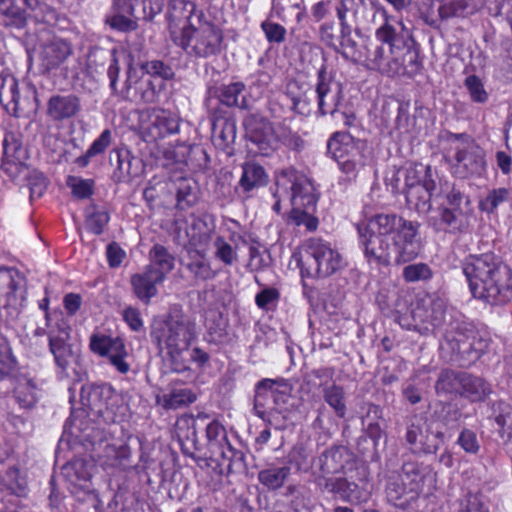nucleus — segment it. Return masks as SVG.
Segmentation results:
<instances>
[{
    "label": "nucleus",
    "instance_id": "obj_1",
    "mask_svg": "<svg viewBox=\"0 0 512 512\" xmlns=\"http://www.w3.org/2000/svg\"><path fill=\"white\" fill-rule=\"evenodd\" d=\"M421 224L400 214L377 213L357 223L358 245L370 266L403 265L421 253Z\"/></svg>",
    "mask_w": 512,
    "mask_h": 512
},
{
    "label": "nucleus",
    "instance_id": "obj_2",
    "mask_svg": "<svg viewBox=\"0 0 512 512\" xmlns=\"http://www.w3.org/2000/svg\"><path fill=\"white\" fill-rule=\"evenodd\" d=\"M435 178H428L424 183L404 189L406 202L418 213L432 212L427 225L437 233L453 236L470 231L474 209L470 195L456 183L440 184L436 193Z\"/></svg>",
    "mask_w": 512,
    "mask_h": 512
},
{
    "label": "nucleus",
    "instance_id": "obj_3",
    "mask_svg": "<svg viewBox=\"0 0 512 512\" xmlns=\"http://www.w3.org/2000/svg\"><path fill=\"white\" fill-rule=\"evenodd\" d=\"M462 272L475 299L492 306L512 299V269L493 252L469 254L461 261Z\"/></svg>",
    "mask_w": 512,
    "mask_h": 512
},
{
    "label": "nucleus",
    "instance_id": "obj_4",
    "mask_svg": "<svg viewBox=\"0 0 512 512\" xmlns=\"http://www.w3.org/2000/svg\"><path fill=\"white\" fill-rule=\"evenodd\" d=\"M276 187L274 197H280L283 192L290 191V220L297 226H305L309 231L316 230L319 221L315 217V212L319 197L312 181L289 167L276 175Z\"/></svg>",
    "mask_w": 512,
    "mask_h": 512
},
{
    "label": "nucleus",
    "instance_id": "obj_5",
    "mask_svg": "<svg viewBox=\"0 0 512 512\" xmlns=\"http://www.w3.org/2000/svg\"><path fill=\"white\" fill-rule=\"evenodd\" d=\"M297 264L302 277L324 279L344 270L347 261L335 244L312 237L305 241Z\"/></svg>",
    "mask_w": 512,
    "mask_h": 512
},
{
    "label": "nucleus",
    "instance_id": "obj_6",
    "mask_svg": "<svg viewBox=\"0 0 512 512\" xmlns=\"http://www.w3.org/2000/svg\"><path fill=\"white\" fill-rule=\"evenodd\" d=\"M224 35L222 29L199 12L190 25H184L174 44L195 58H208L221 52Z\"/></svg>",
    "mask_w": 512,
    "mask_h": 512
},
{
    "label": "nucleus",
    "instance_id": "obj_7",
    "mask_svg": "<svg viewBox=\"0 0 512 512\" xmlns=\"http://www.w3.org/2000/svg\"><path fill=\"white\" fill-rule=\"evenodd\" d=\"M411 317L420 324L421 333L434 329L453 333L460 330L464 316L455 308H449L439 296L427 294L417 300Z\"/></svg>",
    "mask_w": 512,
    "mask_h": 512
},
{
    "label": "nucleus",
    "instance_id": "obj_8",
    "mask_svg": "<svg viewBox=\"0 0 512 512\" xmlns=\"http://www.w3.org/2000/svg\"><path fill=\"white\" fill-rule=\"evenodd\" d=\"M322 491L338 496L352 505L366 503L372 494L369 468L360 463L352 468L348 467L343 475L326 479L325 489Z\"/></svg>",
    "mask_w": 512,
    "mask_h": 512
},
{
    "label": "nucleus",
    "instance_id": "obj_9",
    "mask_svg": "<svg viewBox=\"0 0 512 512\" xmlns=\"http://www.w3.org/2000/svg\"><path fill=\"white\" fill-rule=\"evenodd\" d=\"M135 2L141 3V12L136 11L131 0H113L105 15V24L118 32H132L138 28V20L152 21L164 7L163 0H135Z\"/></svg>",
    "mask_w": 512,
    "mask_h": 512
},
{
    "label": "nucleus",
    "instance_id": "obj_10",
    "mask_svg": "<svg viewBox=\"0 0 512 512\" xmlns=\"http://www.w3.org/2000/svg\"><path fill=\"white\" fill-rule=\"evenodd\" d=\"M151 337L160 351L185 352L195 339L194 325L183 317L170 316L166 321L152 326Z\"/></svg>",
    "mask_w": 512,
    "mask_h": 512
},
{
    "label": "nucleus",
    "instance_id": "obj_11",
    "mask_svg": "<svg viewBox=\"0 0 512 512\" xmlns=\"http://www.w3.org/2000/svg\"><path fill=\"white\" fill-rule=\"evenodd\" d=\"M365 61L367 68L378 71L388 77L397 75L413 77L422 68V62L419 57H414L410 64L407 62V54L392 51V49L384 46L368 48Z\"/></svg>",
    "mask_w": 512,
    "mask_h": 512
},
{
    "label": "nucleus",
    "instance_id": "obj_12",
    "mask_svg": "<svg viewBox=\"0 0 512 512\" xmlns=\"http://www.w3.org/2000/svg\"><path fill=\"white\" fill-rule=\"evenodd\" d=\"M0 104L12 117L20 118L38 108L37 90L28 87L22 95L16 77L7 70L0 71Z\"/></svg>",
    "mask_w": 512,
    "mask_h": 512
},
{
    "label": "nucleus",
    "instance_id": "obj_13",
    "mask_svg": "<svg viewBox=\"0 0 512 512\" xmlns=\"http://www.w3.org/2000/svg\"><path fill=\"white\" fill-rule=\"evenodd\" d=\"M117 395L108 384H84L80 388V403L88 417H96L104 423L117 421L115 406Z\"/></svg>",
    "mask_w": 512,
    "mask_h": 512
},
{
    "label": "nucleus",
    "instance_id": "obj_14",
    "mask_svg": "<svg viewBox=\"0 0 512 512\" xmlns=\"http://www.w3.org/2000/svg\"><path fill=\"white\" fill-rule=\"evenodd\" d=\"M383 23L375 31V46H384L395 52L407 54V62L412 63L414 57H419V51L409 29L396 17L383 10Z\"/></svg>",
    "mask_w": 512,
    "mask_h": 512
},
{
    "label": "nucleus",
    "instance_id": "obj_15",
    "mask_svg": "<svg viewBox=\"0 0 512 512\" xmlns=\"http://www.w3.org/2000/svg\"><path fill=\"white\" fill-rule=\"evenodd\" d=\"M404 438L412 454L433 455L444 443L445 432L434 422L414 416L406 426Z\"/></svg>",
    "mask_w": 512,
    "mask_h": 512
},
{
    "label": "nucleus",
    "instance_id": "obj_16",
    "mask_svg": "<svg viewBox=\"0 0 512 512\" xmlns=\"http://www.w3.org/2000/svg\"><path fill=\"white\" fill-rule=\"evenodd\" d=\"M358 464L353 459L352 454L344 446H332L325 449L315 462L313 470L314 482L321 489H325L326 479H333L336 476L343 475L345 470Z\"/></svg>",
    "mask_w": 512,
    "mask_h": 512
},
{
    "label": "nucleus",
    "instance_id": "obj_17",
    "mask_svg": "<svg viewBox=\"0 0 512 512\" xmlns=\"http://www.w3.org/2000/svg\"><path fill=\"white\" fill-rule=\"evenodd\" d=\"M376 0H335L334 10L342 27L343 36L349 38V33H361V27L369 23L375 15L374 6Z\"/></svg>",
    "mask_w": 512,
    "mask_h": 512
},
{
    "label": "nucleus",
    "instance_id": "obj_18",
    "mask_svg": "<svg viewBox=\"0 0 512 512\" xmlns=\"http://www.w3.org/2000/svg\"><path fill=\"white\" fill-rule=\"evenodd\" d=\"M274 385L273 380L263 379L255 387L254 411L265 421H271L275 415L288 411L290 395L274 388Z\"/></svg>",
    "mask_w": 512,
    "mask_h": 512
},
{
    "label": "nucleus",
    "instance_id": "obj_19",
    "mask_svg": "<svg viewBox=\"0 0 512 512\" xmlns=\"http://www.w3.org/2000/svg\"><path fill=\"white\" fill-rule=\"evenodd\" d=\"M317 96V114L320 116H336L338 110L343 108V89L341 83L334 80L327 67L322 65L317 72V82L315 85Z\"/></svg>",
    "mask_w": 512,
    "mask_h": 512
},
{
    "label": "nucleus",
    "instance_id": "obj_20",
    "mask_svg": "<svg viewBox=\"0 0 512 512\" xmlns=\"http://www.w3.org/2000/svg\"><path fill=\"white\" fill-rule=\"evenodd\" d=\"M453 138H467L465 134H453ZM454 173L460 178L481 175L485 171L486 161L484 150L474 141L466 139L455 147Z\"/></svg>",
    "mask_w": 512,
    "mask_h": 512
},
{
    "label": "nucleus",
    "instance_id": "obj_21",
    "mask_svg": "<svg viewBox=\"0 0 512 512\" xmlns=\"http://www.w3.org/2000/svg\"><path fill=\"white\" fill-rule=\"evenodd\" d=\"M401 476L409 486L410 493L417 498L421 494L432 495L437 490V472L428 464L417 461L403 463Z\"/></svg>",
    "mask_w": 512,
    "mask_h": 512
},
{
    "label": "nucleus",
    "instance_id": "obj_22",
    "mask_svg": "<svg viewBox=\"0 0 512 512\" xmlns=\"http://www.w3.org/2000/svg\"><path fill=\"white\" fill-rule=\"evenodd\" d=\"M274 126L275 123L260 113H249L243 119L247 139L257 146L263 156L275 151Z\"/></svg>",
    "mask_w": 512,
    "mask_h": 512
},
{
    "label": "nucleus",
    "instance_id": "obj_23",
    "mask_svg": "<svg viewBox=\"0 0 512 512\" xmlns=\"http://www.w3.org/2000/svg\"><path fill=\"white\" fill-rule=\"evenodd\" d=\"M209 99H216L227 108L251 110L255 99L247 91L246 85L241 81L209 86L207 89Z\"/></svg>",
    "mask_w": 512,
    "mask_h": 512
},
{
    "label": "nucleus",
    "instance_id": "obj_24",
    "mask_svg": "<svg viewBox=\"0 0 512 512\" xmlns=\"http://www.w3.org/2000/svg\"><path fill=\"white\" fill-rule=\"evenodd\" d=\"M27 159L28 154L22 144L21 135L12 131L6 132L1 170L11 179H16L26 170Z\"/></svg>",
    "mask_w": 512,
    "mask_h": 512
},
{
    "label": "nucleus",
    "instance_id": "obj_25",
    "mask_svg": "<svg viewBox=\"0 0 512 512\" xmlns=\"http://www.w3.org/2000/svg\"><path fill=\"white\" fill-rule=\"evenodd\" d=\"M366 145L361 140H356L349 133L335 132L327 142V152L335 161L349 160L366 163L364 152Z\"/></svg>",
    "mask_w": 512,
    "mask_h": 512
},
{
    "label": "nucleus",
    "instance_id": "obj_26",
    "mask_svg": "<svg viewBox=\"0 0 512 512\" xmlns=\"http://www.w3.org/2000/svg\"><path fill=\"white\" fill-rule=\"evenodd\" d=\"M151 79H141L131 67L127 71L124 87L118 90V95L131 102L154 103L159 97L161 89Z\"/></svg>",
    "mask_w": 512,
    "mask_h": 512
},
{
    "label": "nucleus",
    "instance_id": "obj_27",
    "mask_svg": "<svg viewBox=\"0 0 512 512\" xmlns=\"http://www.w3.org/2000/svg\"><path fill=\"white\" fill-rule=\"evenodd\" d=\"M199 12H204L197 8L193 0H168L165 13V20L171 40L180 34L184 25H190L197 18Z\"/></svg>",
    "mask_w": 512,
    "mask_h": 512
},
{
    "label": "nucleus",
    "instance_id": "obj_28",
    "mask_svg": "<svg viewBox=\"0 0 512 512\" xmlns=\"http://www.w3.org/2000/svg\"><path fill=\"white\" fill-rule=\"evenodd\" d=\"M241 170L242 173L235 192L242 200H248L268 184L269 176L266 169L255 161L244 162L241 165Z\"/></svg>",
    "mask_w": 512,
    "mask_h": 512
},
{
    "label": "nucleus",
    "instance_id": "obj_29",
    "mask_svg": "<svg viewBox=\"0 0 512 512\" xmlns=\"http://www.w3.org/2000/svg\"><path fill=\"white\" fill-rule=\"evenodd\" d=\"M318 35L320 41L341 54L344 58H353L357 49V42L353 39L352 33L349 38L343 36L342 27L339 26V35L336 34V23L334 20L326 21L319 26Z\"/></svg>",
    "mask_w": 512,
    "mask_h": 512
},
{
    "label": "nucleus",
    "instance_id": "obj_30",
    "mask_svg": "<svg viewBox=\"0 0 512 512\" xmlns=\"http://www.w3.org/2000/svg\"><path fill=\"white\" fill-rule=\"evenodd\" d=\"M71 53L72 47L67 40L53 37L41 48L39 54V67L41 72L43 74H49L51 71L59 68Z\"/></svg>",
    "mask_w": 512,
    "mask_h": 512
},
{
    "label": "nucleus",
    "instance_id": "obj_31",
    "mask_svg": "<svg viewBox=\"0 0 512 512\" xmlns=\"http://www.w3.org/2000/svg\"><path fill=\"white\" fill-rule=\"evenodd\" d=\"M164 281L162 273L156 272L151 267H144L141 272L131 276L130 284L135 296L147 305L158 294V285Z\"/></svg>",
    "mask_w": 512,
    "mask_h": 512
},
{
    "label": "nucleus",
    "instance_id": "obj_32",
    "mask_svg": "<svg viewBox=\"0 0 512 512\" xmlns=\"http://www.w3.org/2000/svg\"><path fill=\"white\" fill-rule=\"evenodd\" d=\"M81 108V100L76 94H55L48 100L47 115L53 121H65L77 116Z\"/></svg>",
    "mask_w": 512,
    "mask_h": 512
},
{
    "label": "nucleus",
    "instance_id": "obj_33",
    "mask_svg": "<svg viewBox=\"0 0 512 512\" xmlns=\"http://www.w3.org/2000/svg\"><path fill=\"white\" fill-rule=\"evenodd\" d=\"M108 65L107 76L109 78V87L112 95H118L117 81L120 72L119 60L117 58L116 49H105L96 47L91 50L88 58V66L104 67Z\"/></svg>",
    "mask_w": 512,
    "mask_h": 512
},
{
    "label": "nucleus",
    "instance_id": "obj_34",
    "mask_svg": "<svg viewBox=\"0 0 512 512\" xmlns=\"http://www.w3.org/2000/svg\"><path fill=\"white\" fill-rule=\"evenodd\" d=\"M385 495L387 501L395 507L406 509L418 498L410 493L401 474L392 472L386 477Z\"/></svg>",
    "mask_w": 512,
    "mask_h": 512
},
{
    "label": "nucleus",
    "instance_id": "obj_35",
    "mask_svg": "<svg viewBox=\"0 0 512 512\" xmlns=\"http://www.w3.org/2000/svg\"><path fill=\"white\" fill-rule=\"evenodd\" d=\"M71 433L78 437L83 445L90 446L93 452L101 450L106 443L104 430L89 420L73 419Z\"/></svg>",
    "mask_w": 512,
    "mask_h": 512
},
{
    "label": "nucleus",
    "instance_id": "obj_36",
    "mask_svg": "<svg viewBox=\"0 0 512 512\" xmlns=\"http://www.w3.org/2000/svg\"><path fill=\"white\" fill-rule=\"evenodd\" d=\"M197 395L191 389L183 387H170L159 391L155 395V402L165 410H176L194 403Z\"/></svg>",
    "mask_w": 512,
    "mask_h": 512
},
{
    "label": "nucleus",
    "instance_id": "obj_37",
    "mask_svg": "<svg viewBox=\"0 0 512 512\" xmlns=\"http://www.w3.org/2000/svg\"><path fill=\"white\" fill-rule=\"evenodd\" d=\"M171 190L175 192L176 208L185 211L193 207L199 199L198 184L192 178L177 177L171 180Z\"/></svg>",
    "mask_w": 512,
    "mask_h": 512
},
{
    "label": "nucleus",
    "instance_id": "obj_38",
    "mask_svg": "<svg viewBox=\"0 0 512 512\" xmlns=\"http://www.w3.org/2000/svg\"><path fill=\"white\" fill-rule=\"evenodd\" d=\"M178 131V118L175 115L162 110L151 116L150 124L147 127L146 133L149 141H156L169 135L176 134Z\"/></svg>",
    "mask_w": 512,
    "mask_h": 512
},
{
    "label": "nucleus",
    "instance_id": "obj_39",
    "mask_svg": "<svg viewBox=\"0 0 512 512\" xmlns=\"http://www.w3.org/2000/svg\"><path fill=\"white\" fill-rule=\"evenodd\" d=\"M102 448L103 451L96 454L101 466L123 470L130 467L131 450L127 444L105 443Z\"/></svg>",
    "mask_w": 512,
    "mask_h": 512
},
{
    "label": "nucleus",
    "instance_id": "obj_40",
    "mask_svg": "<svg viewBox=\"0 0 512 512\" xmlns=\"http://www.w3.org/2000/svg\"><path fill=\"white\" fill-rule=\"evenodd\" d=\"M116 159V171L115 176L118 181H124L130 177H136L140 173L141 161L137 157L133 156L131 151L126 148H117L110 152V161Z\"/></svg>",
    "mask_w": 512,
    "mask_h": 512
},
{
    "label": "nucleus",
    "instance_id": "obj_41",
    "mask_svg": "<svg viewBox=\"0 0 512 512\" xmlns=\"http://www.w3.org/2000/svg\"><path fill=\"white\" fill-rule=\"evenodd\" d=\"M315 457L310 449L302 443L294 445L288 454L283 458L286 466H289V472L294 469L295 473H308L315 469Z\"/></svg>",
    "mask_w": 512,
    "mask_h": 512
},
{
    "label": "nucleus",
    "instance_id": "obj_42",
    "mask_svg": "<svg viewBox=\"0 0 512 512\" xmlns=\"http://www.w3.org/2000/svg\"><path fill=\"white\" fill-rule=\"evenodd\" d=\"M491 393L490 385L481 377L464 372L459 396L470 402L484 401Z\"/></svg>",
    "mask_w": 512,
    "mask_h": 512
},
{
    "label": "nucleus",
    "instance_id": "obj_43",
    "mask_svg": "<svg viewBox=\"0 0 512 512\" xmlns=\"http://www.w3.org/2000/svg\"><path fill=\"white\" fill-rule=\"evenodd\" d=\"M209 419V415L200 412L197 416L193 415H182L180 416L175 424V433L178 441L186 440L190 441L194 449H198L199 441L197 436L198 422Z\"/></svg>",
    "mask_w": 512,
    "mask_h": 512
},
{
    "label": "nucleus",
    "instance_id": "obj_44",
    "mask_svg": "<svg viewBox=\"0 0 512 512\" xmlns=\"http://www.w3.org/2000/svg\"><path fill=\"white\" fill-rule=\"evenodd\" d=\"M237 136V126L233 118H221L213 122L212 138L216 147L225 150L230 148Z\"/></svg>",
    "mask_w": 512,
    "mask_h": 512
},
{
    "label": "nucleus",
    "instance_id": "obj_45",
    "mask_svg": "<svg viewBox=\"0 0 512 512\" xmlns=\"http://www.w3.org/2000/svg\"><path fill=\"white\" fill-rule=\"evenodd\" d=\"M181 264L191 274L195 283L211 280L217 275L205 256L198 251L189 252L188 260L186 262L182 261Z\"/></svg>",
    "mask_w": 512,
    "mask_h": 512
},
{
    "label": "nucleus",
    "instance_id": "obj_46",
    "mask_svg": "<svg viewBox=\"0 0 512 512\" xmlns=\"http://www.w3.org/2000/svg\"><path fill=\"white\" fill-rule=\"evenodd\" d=\"M209 458L219 466L226 464L229 473L243 472L247 469L244 452L232 447L230 442L223 446L216 456Z\"/></svg>",
    "mask_w": 512,
    "mask_h": 512
},
{
    "label": "nucleus",
    "instance_id": "obj_47",
    "mask_svg": "<svg viewBox=\"0 0 512 512\" xmlns=\"http://www.w3.org/2000/svg\"><path fill=\"white\" fill-rule=\"evenodd\" d=\"M58 373L74 382H80L86 376V372L80 363V354H53Z\"/></svg>",
    "mask_w": 512,
    "mask_h": 512
},
{
    "label": "nucleus",
    "instance_id": "obj_48",
    "mask_svg": "<svg viewBox=\"0 0 512 512\" xmlns=\"http://www.w3.org/2000/svg\"><path fill=\"white\" fill-rule=\"evenodd\" d=\"M290 476L289 466L282 461L280 466L269 465L258 472V481L268 490L276 491L283 487Z\"/></svg>",
    "mask_w": 512,
    "mask_h": 512
},
{
    "label": "nucleus",
    "instance_id": "obj_49",
    "mask_svg": "<svg viewBox=\"0 0 512 512\" xmlns=\"http://www.w3.org/2000/svg\"><path fill=\"white\" fill-rule=\"evenodd\" d=\"M165 363L170 367L172 372L185 373L188 372V377H195L193 372L192 364H196L198 367L203 366L209 360V354H197V357H193V354H189L188 358L184 357V354H166L163 359Z\"/></svg>",
    "mask_w": 512,
    "mask_h": 512
},
{
    "label": "nucleus",
    "instance_id": "obj_50",
    "mask_svg": "<svg viewBox=\"0 0 512 512\" xmlns=\"http://www.w3.org/2000/svg\"><path fill=\"white\" fill-rule=\"evenodd\" d=\"M463 373L451 369H443L435 383L436 394L439 396H459Z\"/></svg>",
    "mask_w": 512,
    "mask_h": 512
},
{
    "label": "nucleus",
    "instance_id": "obj_51",
    "mask_svg": "<svg viewBox=\"0 0 512 512\" xmlns=\"http://www.w3.org/2000/svg\"><path fill=\"white\" fill-rule=\"evenodd\" d=\"M149 260L150 263L145 267H151L156 272L162 273L164 279H166L167 274L174 269V256L161 244H155L151 248L149 251Z\"/></svg>",
    "mask_w": 512,
    "mask_h": 512
},
{
    "label": "nucleus",
    "instance_id": "obj_52",
    "mask_svg": "<svg viewBox=\"0 0 512 512\" xmlns=\"http://www.w3.org/2000/svg\"><path fill=\"white\" fill-rule=\"evenodd\" d=\"M90 349L92 352H124L125 345L119 336H112L103 331L96 330L90 336Z\"/></svg>",
    "mask_w": 512,
    "mask_h": 512
},
{
    "label": "nucleus",
    "instance_id": "obj_53",
    "mask_svg": "<svg viewBox=\"0 0 512 512\" xmlns=\"http://www.w3.org/2000/svg\"><path fill=\"white\" fill-rule=\"evenodd\" d=\"M284 496L289 499L293 512H309L310 491L302 484H290L285 488Z\"/></svg>",
    "mask_w": 512,
    "mask_h": 512
},
{
    "label": "nucleus",
    "instance_id": "obj_54",
    "mask_svg": "<svg viewBox=\"0 0 512 512\" xmlns=\"http://www.w3.org/2000/svg\"><path fill=\"white\" fill-rule=\"evenodd\" d=\"M511 200L512 192L510 189L505 187L493 188L479 201V209L487 214H494L499 206Z\"/></svg>",
    "mask_w": 512,
    "mask_h": 512
},
{
    "label": "nucleus",
    "instance_id": "obj_55",
    "mask_svg": "<svg viewBox=\"0 0 512 512\" xmlns=\"http://www.w3.org/2000/svg\"><path fill=\"white\" fill-rule=\"evenodd\" d=\"M110 221V215L105 208L91 205L86 209L85 227L94 235H101Z\"/></svg>",
    "mask_w": 512,
    "mask_h": 512
},
{
    "label": "nucleus",
    "instance_id": "obj_56",
    "mask_svg": "<svg viewBox=\"0 0 512 512\" xmlns=\"http://www.w3.org/2000/svg\"><path fill=\"white\" fill-rule=\"evenodd\" d=\"M273 138H275V151L280 145H284L292 150H301L304 146V141L301 137L285 123H275Z\"/></svg>",
    "mask_w": 512,
    "mask_h": 512
},
{
    "label": "nucleus",
    "instance_id": "obj_57",
    "mask_svg": "<svg viewBox=\"0 0 512 512\" xmlns=\"http://www.w3.org/2000/svg\"><path fill=\"white\" fill-rule=\"evenodd\" d=\"M382 418V409L378 405H370L367 415L363 418V426L368 437L373 441L376 446L378 441L384 434L383 425L380 423Z\"/></svg>",
    "mask_w": 512,
    "mask_h": 512
},
{
    "label": "nucleus",
    "instance_id": "obj_58",
    "mask_svg": "<svg viewBox=\"0 0 512 512\" xmlns=\"http://www.w3.org/2000/svg\"><path fill=\"white\" fill-rule=\"evenodd\" d=\"M206 438L209 456H216L222 447L229 443L224 426L216 420L207 424Z\"/></svg>",
    "mask_w": 512,
    "mask_h": 512
},
{
    "label": "nucleus",
    "instance_id": "obj_59",
    "mask_svg": "<svg viewBox=\"0 0 512 512\" xmlns=\"http://www.w3.org/2000/svg\"><path fill=\"white\" fill-rule=\"evenodd\" d=\"M10 5L1 6L0 19L6 27L22 29L27 24V13L25 9L16 6L11 0Z\"/></svg>",
    "mask_w": 512,
    "mask_h": 512
},
{
    "label": "nucleus",
    "instance_id": "obj_60",
    "mask_svg": "<svg viewBox=\"0 0 512 512\" xmlns=\"http://www.w3.org/2000/svg\"><path fill=\"white\" fill-rule=\"evenodd\" d=\"M322 392L325 402L334 410L338 417L343 418L347 411L343 387L332 383L325 386Z\"/></svg>",
    "mask_w": 512,
    "mask_h": 512
},
{
    "label": "nucleus",
    "instance_id": "obj_61",
    "mask_svg": "<svg viewBox=\"0 0 512 512\" xmlns=\"http://www.w3.org/2000/svg\"><path fill=\"white\" fill-rule=\"evenodd\" d=\"M489 410V418L500 428H507L510 431L512 428V405L502 400L494 401L490 404Z\"/></svg>",
    "mask_w": 512,
    "mask_h": 512
},
{
    "label": "nucleus",
    "instance_id": "obj_62",
    "mask_svg": "<svg viewBox=\"0 0 512 512\" xmlns=\"http://www.w3.org/2000/svg\"><path fill=\"white\" fill-rule=\"evenodd\" d=\"M436 173L430 165L414 163L405 171V189L424 183L428 178H435Z\"/></svg>",
    "mask_w": 512,
    "mask_h": 512
},
{
    "label": "nucleus",
    "instance_id": "obj_63",
    "mask_svg": "<svg viewBox=\"0 0 512 512\" xmlns=\"http://www.w3.org/2000/svg\"><path fill=\"white\" fill-rule=\"evenodd\" d=\"M2 484L13 495L23 496L26 493L27 482L25 478L20 475L19 469L15 466L9 467L3 474Z\"/></svg>",
    "mask_w": 512,
    "mask_h": 512
},
{
    "label": "nucleus",
    "instance_id": "obj_64",
    "mask_svg": "<svg viewBox=\"0 0 512 512\" xmlns=\"http://www.w3.org/2000/svg\"><path fill=\"white\" fill-rule=\"evenodd\" d=\"M15 398L22 408H32L38 400L37 387L34 382L27 379L25 382L19 383L15 388Z\"/></svg>",
    "mask_w": 512,
    "mask_h": 512
}]
</instances>
